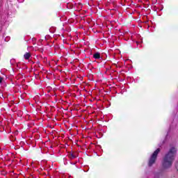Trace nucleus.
<instances>
[{"instance_id":"7","label":"nucleus","mask_w":178,"mask_h":178,"mask_svg":"<svg viewBox=\"0 0 178 178\" xmlns=\"http://www.w3.org/2000/svg\"><path fill=\"white\" fill-rule=\"evenodd\" d=\"M155 177H156V178L159 177V173H156V174L155 175Z\"/></svg>"},{"instance_id":"6","label":"nucleus","mask_w":178,"mask_h":178,"mask_svg":"<svg viewBox=\"0 0 178 178\" xmlns=\"http://www.w3.org/2000/svg\"><path fill=\"white\" fill-rule=\"evenodd\" d=\"M175 168H176L177 170H178V161L175 164Z\"/></svg>"},{"instance_id":"3","label":"nucleus","mask_w":178,"mask_h":178,"mask_svg":"<svg viewBox=\"0 0 178 178\" xmlns=\"http://www.w3.org/2000/svg\"><path fill=\"white\" fill-rule=\"evenodd\" d=\"M68 157L70 159H75V158H77V156L74 153L70 152L68 154Z\"/></svg>"},{"instance_id":"2","label":"nucleus","mask_w":178,"mask_h":178,"mask_svg":"<svg viewBox=\"0 0 178 178\" xmlns=\"http://www.w3.org/2000/svg\"><path fill=\"white\" fill-rule=\"evenodd\" d=\"M159 152H161V149L158 148L152 153V154L149 157L148 163H147L149 168H151V166H152V165H154L155 162H156V159L158 158V154H159Z\"/></svg>"},{"instance_id":"5","label":"nucleus","mask_w":178,"mask_h":178,"mask_svg":"<svg viewBox=\"0 0 178 178\" xmlns=\"http://www.w3.org/2000/svg\"><path fill=\"white\" fill-rule=\"evenodd\" d=\"M93 58L95 59H100L101 58V54L99 52H97L95 54H93Z\"/></svg>"},{"instance_id":"1","label":"nucleus","mask_w":178,"mask_h":178,"mask_svg":"<svg viewBox=\"0 0 178 178\" xmlns=\"http://www.w3.org/2000/svg\"><path fill=\"white\" fill-rule=\"evenodd\" d=\"M176 152H177V149L172 147L165 155L162 161V166L164 169H169V168H172L173 161H175V155H176Z\"/></svg>"},{"instance_id":"4","label":"nucleus","mask_w":178,"mask_h":178,"mask_svg":"<svg viewBox=\"0 0 178 178\" xmlns=\"http://www.w3.org/2000/svg\"><path fill=\"white\" fill-rule=\"evenodd\" d=\"M31 57V54H30V52L26 53L24 55V59H26V60H29V59H30V58Z\"/></svg>"},{"instance_id":"8","label":"nucleus","mask_w":178,"mask_h":178,"mask_svg":"<svg viewBox=\"0 0 178 178\" xmlns=\"http://www.w3.org/2000/svg\"><path fill=\"white\" fill-rule=\"evenodd\" d=\"M2 80H3V78L0 77V83H2Z\"/></svg>"}]
</instances>
